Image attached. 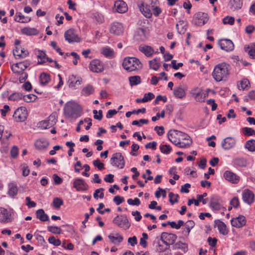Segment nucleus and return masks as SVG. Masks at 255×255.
Returning a JSON list of instances; mask_svg holds the SVG:
<instances>
[{"mask_svg":"<svg viewBox=\"0 0 255 255\" xmlns=\"http://www.w3.org/2000/svg\"><path fill=\"white\" fill-rule=\"evenodd\" d=\"M231 67L225 62H222L216 65L212 72V76L217 82L226 81L229 74Z\"/></svg>","mask_w":255,"mask_h":255,"instance_id":"nucleus-1","label":"nucleus"},{"mask_svg":"<svg viewBox=\"0 0 255 255\" xmlns=\"http://www.w3.org/2000/svg\"><path fill=\"white\" fill-rule=\"evenodd\" d=\"M64 112L66 118L76 119L81 116L82 109L78 104L69 102L66 104Z\"/></svg>","mask_w":255,"mask_h":255,"instance_id":"nucleus-2","label":"nucleus"},{"mask_svg":"<svg viewBox=\"0 0 255 255\" xmlns=\"http://www.w3.org/2000/svg\"><path fill=\"white\" fill-rule=\"evenodd\" d=\"M123 67L126 71L132 72L140 69L142 67V64L138 59L128 57L124 58Z\"/></svg>","mask_w":255,"mask_h":255,"instance_id":"nucleus-3","label":"nucleus"},{"mask_svg":"<svg viewBox=\"0 0 255 255\" xmlns=\"http://www.w3.org/2000/svg\"><path fill=\"white\" fill-rule=\"evenodd\" d=\"M113 222L120 228L125 230L128 229L130 224L125 215H117L113 220Z\"/></svg>","mask_w":255,"mask_h":255,"instance_id":"nucleus-4","label":"nucleus"},{"mask_svg":"<svg viewBox=\"0 0 255 255\" xmlns=\"http://www.w3.org/2000/svg\"><path fill=\"white\" fill-rule=\"evenodd\" d=\"M111 163L113 166H116L121 169L123 168L125 162L124 157L121 153L117 152L114 153L111 159Z\"/></svg>","mask_w":255,"mask_h":255,"instance_id":"nucleus-5","label":"nucleus"},{"mask_svg":"<svg viewBox=\"0 0 255 255\" xmlns=\"http://www.w3.org/2000/svg\"><path fill=\"white\" fill-rule=\"evenodd\" d=\"M31 64V62L29 60H25L22 62L13 64L11 66L12 71L16 74H20Z\"/></svg>","mask_w":255,"mask_h":255,"instance_id":"nucleus-6","label":"nucleus"},{"mask_svg":"<svg viewBox=\"0 0 255 255\" xmlns=\"http://www.w3.org/2000/svg\"><path fill=\"white\" fill-rule=\"evenodd\" d=\"M177 239V236L172 233L163 232L160 237V240L166 246L173 245Z\"/></svg>","mask_w":255,"mask_h":255,"instance_id":"nucleus-7","label":"nucleus"},{"mask_svg":"<svg viewBox=\"0 0 255 255\" xmlns=\"http://www.w3.org/2000/svg\"><path fill=\"white\" fill-rule=\"evenodd\" d=\"M65 40L69 43L79 42L81 41L80 38L76 33V31L72 28L69 29L64 33Z\"/></svg>","mask_w":255,"mask_h":255,"instance_id":"nucleus-8","label":"nucleus"},{"mask_svg":"<svg viewBox=\"0 0 255 255\" xmlns=\"http://www.w3.org/2000/svg\"><path fill=\"white\" fill-rule=\"evenodd\" d=\"M27 113L25 109L23 107L17 108L14 112L13 117L17 122L24 121L27 118Z\"/></svg>","mask_w":255,"mask_h":255,"instance_id":"nucleus-9","label":"nucleus"},{"mask_svg":"<svg viewBox=\"0 0 255 255\" xmlns=\"http://www.w3.org/2000/svg\"><path fill=\"white\" fill-rule=\"evenodd\" d=\"M218 45L221 49L227 52L231 51L234 48V45L230 39H221L218 42Z\"/></svg>","mask_w":255,"mask_h":255,"instance_id":"nucleus-10","label":"nucleus"},{"mask_svg":"<svg viewBox=\"0 0 255 255\" xmlns=\"http://www.w3.org/2000/svg\"><path fill=\"white\" fill-rule=\"evenodd\" d=\"M89 69L93 72L99 73L104 71V68L100 60L94 59L89 65Z\"/></svg>","mask_w":255,"mask_h":255,"instance_id":"nucleus-11","label":"nucleus"},{"mask_svg":"<svg viewBox=\"0 0 255 255\" xmlns=\"http://www.w3.org/2000/svg\"><path fill=\"white\" fill-rule=\"evenodd\" d=\"M179 131L177 130H170L167 133L168 139L176 145H178L179 141Z\"/></svg>","mask_w":255,"mask_h":255,"instance_id":"nucleus-12","label":"nucleus"},{"mask_svg":"<svg viewBox=\"0 0 255 255\" xmlns=\"http://www.w3.org/2000/svg\"><path fill=\"white\" fill-rule=\"evenodd\" d=\"M236 143L235 138L231 136L226 137L222 142V147L225 150H229L232 148Z\"/></svg>","mask_w":255,"mask_h":255,"instance_id":"nucleus-13","label":"nucleus"},{"mask_svg":"<svg viewBox=\"0 0 255 255\" xmlns=\"http://www.w3.org/2000/svg\"><path fill=\"white\" fill-rule=\"evenodd\" d=\"M191 96L194 99L199 102H204V97H203V94L202 93V90L198 87H195L193 88L190 92Z\"/></svg>","mask_w":255,"mask_h":255,"instance_id":"nucleus-14","label":"nucleus"},{"mask_svg":"<svg viewBox=\"0 0 255 255\" xmlns=\"http://www.w3.org/2000/svg\"><path fill=\"white\" fill-rule=\"evenodd\" d=\"M208 20V15L207 13L199 12L196 14L194 19L195 24L201 26L205 24Z\"/></svg>","mask_w":255,"mask_h":255,"instance_id":"nucleus-15","label":"nucleus"},{"mask_svg":"<svg viewBox=\"0 0 255 255\" xmlns=\"http://www.w3.org/2000/svg\"><path fill=\"white\" fill-rule=\"evenodd\" d=\"M224 177L226 180L234 184H237L240 181V177L230 171H226Z\"/></svg>","mask_w":255,"mask_h":255,"instance_id":"nucleus-16","label":"nucleus"},{"mask_svg":"<svg viewBox=\"0 0 255 255\" xmlns=\"http://www.w3.org/2000/svg\"><path fill=\"white\" fill-rule=\"evenodd\" d=\"M11 220L10 212L6 209H1L0 212V222L5 223L10 222Z\"/></svg>","mask_w":255,"mask_h":255,"instance_id":"nucleus-17","label":"nucleus"},{"mask_svg":"<svg viewBox=\"0 0 255 255\" xmlns=\"http://www.w3.org/2000/svg\"><path fill=\"white\" fill-rule=\"evenodd\" d=\"M246 223L245 217L244 216L240 215L238 217L233 218L231 220L232 226L240 228L245 225Z\"/></svg>","mask_w":255,"mask_h":255,"instance_id":"nucleus-18","label":"nucleus"},{"mask_svg":"<svg viewBox=\"0 0 255 255\" xmlns=\"http://www.w3.org/2000/svg\"><path fill=\"white\" fill-rule=\"evenodd\" d=\"M124 28L122 24L119 22H114L111 26L110 32L115 35H119L123 32Z\"/></svg>","mask_w":255,"mask_h":255,"instance_id":"nucleus-19","label":"nucleus"},{"mask_svg":"<svg viewBox=\"0 0 255 255\" xmlns=\"http://www.w3.org/2000/svg\"><path fill=\"white\" fill-rule=\"evenodd\" d=\"M13 54L16 58H24L28 55L29 52L23 48L16 46L13 50Z\"/></svg>","mask_w":255,"mask_h":255,"instance_id":"nucleus-20","label":"nucleus"},{"mask_svg":"<svg viewBox=\"0 0 255 255\" xmlns=\"http://www.w3.org/2000/svg\"><path fill=\"white\" fill-rule=\"evenodd\" d=\"M242 198L245 202L250 205L253 202L254 194L251 190L246 189L242 193Z\"/></svg>","mask_w":255,"mask_h":255,"instance_id":"nucleus-21","label":"nucleus"},{"mask_svg":"<svg viewBox=\"0 0 255 255\" xmlns=\"http://www.w3.org/2000/svg\"><path fill=\"white\" fill-rule=\"evenodd\" d=\"M18 189L17 184L14 182H11L8 184L7 195L11 197L14 198L18 193Z\"/></svg>","mask_w":255,"mask_h":255,"instance_id":"nucleus-22","label":"nucleus"},{"mask_svg":"<svg viewBox=\"0 0 255 255\" xmlns=\"http://www.w3.org/2000/svg\"><path fill=\"white\" fill-rule=\"evenodd\" d=\"M115 10L119 13H125L128 10V6L123 0H118L115 3Z\"/></svg>","mask_w":255,"mask_h":255,"instance_id":"nucleus-23","label":"nucleus"},{"mask_svg":"<svg viewBox=\"0 0 255 255\" xmlns=\"http://www.w3.org/2000/svg\"><path fill=\"white\" fill-rule=\"evenodd\" d=\"M68 82L70 88L76 89L77 86L81 85L82 79L79 77L71 75L69 77Z\"/></svg>","mask_w":255,"mask_h":255,"instance_id":"nucleus-24","label":"nucleus"},{"mask_svg":"<svg viewBox=\"0 0 255 255\" xmlns=\"http://www.w3.org/2000/svg\"><path fill=\"white\" fill-rule=\"evenodd\" d=\"M74 187L78 191H84L88 189V186L86 183L81 179H76L74 181Z\"/></svg>","mask_w":255,"mask_h":255,"instance_id":"nucleus-25","label":"nucleus"},{"mask_svg":"<svg viewBox=\"0 0 255 255\" xmlns=\"http://www.w3.org/2000/svg\"><path fill=\"white\" fill-rule=\"evenodd\" d=\"M35 146L38 150H44L47 148L49 145L48 141L44 138L37 140L35 142Z\"/></svg>","mask_w":255,"mask_h":255,"instance_id":"nucleus-26","label":"nucleus"},{"mask_svg":"<svg viewBox=\"0 0 255 255\" xmlns=\"http://www.w3.org/2000/svg\"><path fill=\"white\" fill-rule=\"evenodd\" d=\"M139 8L142 13L147 18H150L152 16V13L149 8V6L147 4L145 5L143 1L141 2L139 5Z\"/></svg>","mask_w":255,"mask_h":255,"instance_id":"nucleus-27","label":"nucleus"},{"mask_svg":"<svg viewBox=\"0 0 255 255\" xmlns=\"http://www.w3.org/2000/svg\"><path fill=\"white\" fill-rule=\"evenodd\" d=\"M173 94L176 98L182 99L186 96L185 90L183 88L182 86L180 85L174 88Z\"/></svg>","mask_w":255,"mask_h":255,"instance_id":"nucleus-28","label":"nucleus"},{"mask_svg":"<svg viewBox=\"0 0 255 255\" xmlns=\"http://www.w3.org/2000/svg\"><path fill=\"white\" fill-rule=\"evenodd\" d=\"M215 224L217 226L219 233L223 235H226L228 234V230L227 229L225 224L219 220L215 221Z\"/></svg>","mask_w":255,"mask_h":255,"instance_id":"nucleus-29","label":"nucleus"},{"mask_svg":"<svg viewBox=\"0 0 255 255\" xmlns=\"http://www.w3.org/2000/svg\"><path fill=\"white\" fill-rule=\"evenodd\" d=\"M233 163L234 165L244 167H246L248 164L247 160L244 157H238L234 159Z\"/></svg>","mask_w":255,"mask_h":255,"instance_id":"nucleus-30","label":"nucleus"},{"mask_svg":"<svg viewBox=\"0 0 255 255\" xmlns=\"http://www.w3.org/2000/svg\"><path fill=\"white\" fill-rule=\"evenodd\" d=\"M101 53L106 57L111 59L115 56L114 50L109 47H104L101 49Z\"/></svg>","mask_w":255,"mask_h":255,"instance_id":"nucleus-31","label":"nucleus"},{"mask_svg":"<svg viewBox=\"0 0 255 255\" xmlns=\"http://www.w3.org/2000/svg\"><path fill=\"white\" fill-rule=\"evenodd\" d=\"M242 5V0H230L229 2V6L230 8L233 10L241 9Z\"/></svg>","mask_w":255,"mask_h":255,"instance_id":"nucleus-32","label":"nucleus"},{"mask_svg":"<svg viewBox=\"0 0 255 255\" xmlns=\"http://www.w3.org/2000/svg\"><path fill=\"white\" fill-rule=\"evenodd\" d=\"M134 37L136 40L143 41L146 39L145 30L143 28L140 27L137 29Z\"/></svg>","mask_w":255,"mask_h":255,"instance_id":"nucleus-33","label":"nucleus"},{"mask_svg":"<svg viewBox=\"0 0 255 255\" xmlns=\"http://www.w3.org/2000/svg\"><path fill=\"white\" fill-rule=\"evenodd\" d=\"M139 50L143 53L147 57H150L154 53V49L149 46H140L139 47Z\"/></svg>","mask_w":255,"mask_h":255,"instance_id":"nucleus-34","label":"nucleus"},{"mask_svg":"<svg viewBox=\"0 0 255 255\" xmlns=\"http://www.w3.org/2000/svg\"><path fill=\"white\" fill-rule=\"evenodd\" d=\"M22 34L28 36L36 35L38 34L39 31L35 28L24 27L21 30Z\"/></svg>","mask_w":255,"mask_h":255,"instance_id":"nucleus-35","label":"nucleus"},{"mask_svg":"<svg viewBox=\"0 0 255 255\" xmlns=\"http://www.w3.org/2000/svg\"><path fill=\"white\" fill-rule=\"evenodd\" d=\"M245 51L248 53L251 57L255 58V43L250 44L245 46Z\"/></svg>","mask_w":255,"mask_h":255,"instance_id":"nucleus-36","label":"nucleus"},{"mask_svg":"<svg viewBox=\"0 0 255 255\" xmlns=\"http://www.w3.org/2000/svg\"><path fill=\"white\" fill-rule=\"evenodd\" d=\"M36 215L37 218L42 222L48 221L49 220L48 216L45 213L44 210L42 209L36 211Z\"/></svg>","mask_w":255,"mask_h":255,"instance_id":"nucleus-37","label":"nucleus"},{"mask_svg":"<svg viewBox=\"0 0 255 255\" xmlns=\"http://www.w3.org/2000/svg\"><path fill=\"white\" fill-rule=\"evenodd\" d=\"M210 206L216 210H220L222 208V205L219 202V200L215 197H212L210 201Z\"/></svg>","mask_w":255,"mask_h":255,"instance_id":"nucleus-38","label":"nucleus"},{"mask_svg":"<svg viewBox=\"0 0 255 255\" xmlns=\"http://www.w3.org/2000/svg\"><path fill=\"white\" fill-rule=\"evenodd\" d=\"M15 20L18 22H27L30 20L28 17H25L20 12H16L15 16Z\"/></svg>","mask_w":255,"mask_h":255,"instance_id":"nucleus-39","label":"nucleus"},{"mask_svg":"<svg viewBox=\"0 0 255 255\" xmlns=\"http://www.w3.org/2000/svg\"><path fill=\"white\" fill-rule=\"evenodd\" d=\"M117 237H115L112 235H109L108 236V238L110 240V241L116 245H119L120 243H121L123 240V237L119 235L118 234H117Z\"/></svg>","mask_w":255,"mask_h":255,"instance_id":"nucleus-40","label":"nucleus"},{"mask_svg":"<svg viewBox=\"0 0 255 255\" xmlns=\"http://www.w3.org/2000/svg\"><path fill=\"white\" fill-rule=\"evenodd\" d=\"M94 92V87L91 85H88L83 88L81 91V94L83 95L88 96L93 94Z\"/></svg>","mask_w":255,"mask_h":255,"instance_id":"nucleus-41","label":"nucleus"},{"mask_svg":"<svg viewBox=\"0 0 255 255\" xmlns=\"http://www.w3.org/2000/svg\"><path fill=\"white\" fill-rule=\"evenodd\" d=\"M50 79L49 75L45 73H42L39 77L40 82L41 84L43 85L47 84L49 82Z\"/></svg>","mask_w":255,"mask_h":255,"instance_id":"nucleus-42","label":"nucleus"},{"mask_svg":"<svg viewBox=\"0 0 255 255\" xmlns=\"http://www.w3.org/2000/svg\"><path fill=\"white\" fill-rule=\"evenodd\" d=\"M245 147L249 151L253 152L255 151V140L251 139L248 140L245 144Z\"/></svg>","mask_w":255,"mask_h":255,"instance_id":"nucleus-43","label":"nucleus"},{"mask_svg":"<svg viewBox=\"0 0 255 255\" xmlns=\"http://www.w3.org/2000/svg\"><path fill=\"white\" fill-rule=\"evenodd\" d=\"M130 86L136 85L141 82L140 77L138 76H133L129 77Z\"/></svg>","mask_w":255,"mask_h":255,"instance_id":"nucleus-44","label":"nucleus"},{"mask_svg":"<svg viewBox=\"0 0 255 255\" xmlns=\"http://www.w3.org/2000/svg\"><path fill=\"white\" fill-rule=\"evenodd\" d=\"M156 240H157V244H158L157 248H156V251L158 253H162V252H165L167 250H168L169 248V246H166V245L163 246V245H161L159 242L160 239H159L158 237H157L156 238Z\"/></svg>","mask_w":255,"mask_h":255,"instance_id":"nucleus-45","label":"nucleus"},{"mask_svg":"<svg viewBox=\"0 0 255 255\" xmlns=\"http://www.w3.org/2000/svg\"><path fill=\"white\" fill-rule=\"evenodd\" d=\"M169 202L171 205H173L175 203H177L178 202V198H179V195L178 194H174L172 192H170L168 194Z\"/></svg>","mask_w":255,"mask_h":255,"instance_id":"nucleus-46","label":"nucleus"},{"mask_svg":"<svg viewBox=\"0 0 255 255\" xmlns=\"http://www.w3.org/2000/svg\"><path fill=\"white\" fill-rule=\"evenodd\" d=\"M149 67L151 69L156 71L160 66V64L157 62L156 58L149 61Z\"/></svg>","mask_w":255,"mask_h":255,"instance_id":"nucleus-47","label":"nucleus"},{"mask_svg":"<svg viewBox=\"0 0 255 255\" xmlns=\"http://www.w3.org/2000/svg\"><path fill=\"white\" fill-rule=\"evenodd\" d=\"M47 229L49 232L53 234H60L61 233V229L57 226H48Z\"/></svg>","mask_w":255,"mask_h":255,"instance_id":"nucleus-48","label":"nucleus"},{"mask_svg":"<svg viewBox=\"0 0 255 255\" xmlns=\"http://www.w3.org/2000/svg\"><path fill=\"white\" fill-rule=\"evenodd\" d=\"M63 204V200L60 198H55L53 201V205L56 208L59 209Z\"/></svg>","mask_w":255,"mask_h":255,"instance_id":"nucleus-49","label":"nucleus"},{"mask_svg":"<svg viewBox=\"0 0 255 255\" xmlns=\"http://www.w3.org/2000/svg\"><path fill=\"white\" fill-rule=\"evenodd\" d=\"M195 226V223L192 220H188L185 224L186 232L189 234L191 229H192Z\"/></svg>","mask_w":255,"mask_h":255,"instance_id":"nucleus-50","label":"nucleus"},{"mask_svg":"<svg viewBox=\"0 0 255 255\" xmlns=\"http://www.w3.org/2000/svg\"><path fill=\"white\" fill-rule=\"evenodd\" d=\"M175 248L181 249L184 253H186L188 251V246L187 245L184 243H182L181 242H179L176 243L175 245Z\"/></svg>","mask_w":255,"mask_h":255,"instance_id":"nucleus-51","label":"nucleus"},{"mask_svg":"<svg viewBox=\"0 0 255 255\" xmlns=\"http://www.w3.org/2000/svg\"><path fill=\"white\" fill-rule=\"evenodd\" d=\"M235 22V18L234 17L227 16L223 19V22L224 24L233 25Z\"/></svg>","mask_w":255,"mask_h":255,"instance_id":"nucleus-52","label":"nucleus"},{"mask_svg":"<svg viewBox=\"0 0 255 255\" xmlns=\"http://www.w3.org/2000/svg\"><path fill=\"white\" fill-rule=\"evenodd\" d=\"M23 95L20 93H13L9 97L8 99L11 101H16L22 98Z\"/></svg>","mask_w":255,"mask_h":255,"instance_id":"nucleus-53","label":"nucleus"},{"mask_svg":"<svg viewBox=\"0 0 255 255\" xmlns=\"http://www.w3.org/2000/svg\"><path fill=\"white\" fill-rule=\"evenodd\" d=\"M23 99L26 102H30L34 101L37 98V96L34 94H29L25 96H23Z\"/></svg>","mask_w":255,"mask_h":255,"instance_id":"nucleus-54","label":"nucleus"},{"mask_svg":"<svg viewBox=\"0 0 255 255\" xmlns=\"http://www.w3.org/2000/svg\"><path fill=\"white\" fill-rule=\"evenodd\" d=\"M148 123V120L147 119H140L139 121L135 120L132 121L131 125L133 126H137L141 127V124H147Z\"/></svg>","mask_w":255,"mask_h":255,"instance_id":"nucleus-55","label":"nucleus"},{"mask_svg":"<svg viewBox=\"0 0 255 255\" xmlns=\"http://www.w3.org/2000/svg\"><path fill=\"white\" fill-rule=\"evenodd\" d=\"M48 242L50 244H53L55 246H59L61 245V241L59 239H56L54 236H51L48 239Z\"/></svg>","mask_w":255,"mask_h":255,"instance_id":"nucleus-56","label":"nucleus"},{"mask_svg":"<svg viewBox=\"0 0 255 255\" xmlns=\"http://www.w3.org/2000/svg\"><path fill=\"white\" fill-rule=\"evenodd\" d=\"M160 150L163 153L168 154L171 151V148L166 144L161 145L160 146Z\"/></svg>","mask_w":255,"mask_h":255,"instance_id":"nucleus-57","label":"nucleus"},{"mask_svg":"<svg viewBox=\"0 0 255 255\" xmlns=\"http://www.w3.org/2000/svg\"><path fill=\"white\" fill-rule=\"evenodd\" d=\"M179 141L181 140H187V141H189V140H192L191 138H190V136H189L188 134H186L185 133H184L182 131H179Z\"/></svg>","mask_w":255,"mask_h":255,"instance_id":"nucleus-58","label":"nucleus"},{"mask_svg":"<svg viewBox=\"0 0 255 255\" xmlns=\"http://www.w3.org/2000/svg\"><path fill=\"white\" fill-rule=\"evenodd\" d=\"M128 203L130 205H136L138 206L140 204L139 199L137 198H135L133 200L130 198L127 200Z\"/></svg>","mask_w":255,"mask_h":255,"instance_id":"nucleus-59","label":"nucleus"},{"mask_svg":"<svg viewBox=\"0 0 255 255\" xmlns=\"http://www.w3.org/2000/svg\"><path fill=\"white\" fill-rule=\"evenodd\" d=\"M46 54L45 52H39V54L37 55V58L41 59L40 61H38L37 62L38 64H41L44 63L45 61L43 60V59H46Z\"/></svg>","mask_w":255,"mask_h":255,"instance_id":"nucleus-60","label":"nucleus"},{"mask_svg":"<svg viewBox=\"0 0 255 255\" xmlns=\"http://www.w3.org/2000/svg\"><path fill=\"white\" fill-rule=\"evenodd\" d=\"M254 132V130L250 128L245 127L243 128V132L245 135L248 136L253 135Z\"/></svg>","mask_w":255,"mask_h":255,"instance_id":"nucleus-61","label":"nucleus"},{"mask_svg":"<svg viewBox=\"0 0 255 255\" xmlns=\"http://www.w3.org/2000/svg\"><path fill=\"white\" fill-rule=\"evenodd\" d=\"M38 128H40L41 129H46L48 127H49L50 125L48 121H42L38 123Z\"/></svg>","mask_w":255,"mask_h":255,"instance_id":"nucleus-62","label":"nucleus"},{"mask_svg":"<svg viewBox=\"0 0 255 255\" xmlns=\"http://www.w3.org/2000/svg\"><path fill=\"white\" fill-rule=\"evenodd\" d=\"M250 84L249 81L247 79H244L240 83V86H239L240 89L245 90Z\"/></svg>","mask_w":255,"mask_h":255,"instance_id":"nucleus-63","label":"nucleus"},{"mask_svg":"<svg viewBox=\"0 0 255 255\" xmlns=\"http://www.w3.org/2000/svg\"><path fill=\"white\" fill-rule=\"evenodd\" d=\"M239 203V200L237 197H234L230 201L231 205L235 208L238 207Z\"/></svg>","mask_w":255,"mask_h":255,"instance_id":"nucleus-64","label":"nucleus"}]
</instances>
